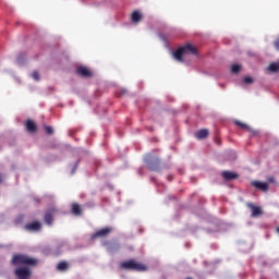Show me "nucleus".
I'll list each match as a JSON object with an SVG mask.
<instances>
[{
  "label": "nucleus",
  "instance_id": "obj_10",
  "mask_svg": "<svg viewBox=\"0 0 279 279\" xmlns=\"http://www.w3.org/2000/svg\"><path fill=\"white\" fill-rule=\"evenodd\" d=\"M53 213H56V209H50L45 214V222L48 226H51V223H53Z\"/></svg>",
  "mask_w": 279,
  "mask_h": 279
},
{
  "label": "nucleus",
  "instance_id": "obj_7",
  "mask_svg": "<svg viewBox=\"0 0 279 279\" xmlns=\"http://www.w3.org/2000/svg\"><path fill=\"white\" fill-rule=\"evenodd\" d=\"M252 185L255 189H258L259 191H264V192L269 191V183H267V182L253 181Z\"/></svg>",
  "mask_w": 279,
  "mask_h": 279
},
{
  "label": "nucleus",
  "instance_id": "obj_8",
  "mask_svg": "<svg viewBox=\"0 0 279 279\" xmlns=\"http://www.w3.org/2000/svg\"><path fill=\"white\" fill-rule=\"evenodd\" d=\"M247 207L251 208V210H252V217H260V215H263V209H260V207H258L252 203H248Z\"/></svg>",
  "mask_w": 279,
  "mask_h": 279
},
{
  "label": "nucleus",
  "instance_id": "obj_27",
  "mask_svg": "<svg viewBox=\"0 0 279 279\" xmlns=\"http://www.w3.org/2000/svg\"><path fill=\"white\" fill-rule=\"evenodd\" d=\"M2 182L1 175H0V183Z\"/></svg>",
  "mask_w": 279,
  "mask_h": 279
},
{
  "label": "nucleus",
  "instance_id": "obj_12",
  "mask_svg": "<svg viewBox=\"0 0 279 279\" xmlns=\"http://www.w3.org/2000/svg\"><path fill=\"white\" fill-rule=\"evenodd\" d=\"M222 178H223L225 180H228V181H230V180H236V178H239V174L235 173V172H232V171H223V172H222Z\"/></svg>",
  "mask_w": 279,
  "mask_h": 279
},
{
  "label": "nucleus",
  "instance_id": "obj_1",
  "mask_svg": "<svg viewBox=\"0 0 279 279\" xmlns=\"http://www.w3.org/2000/svg\"><path fill=\"white\" fill-rule=\"evenodd\" d=\"M191 53L192 56H197V49L191 45L186 44L185 46L180 47L173 52V58L177 62H184V56Z\"/></svg>",
  "mask_w": 279,
  "mask_h": 279
},
{
  "label": "nucleus",
  "instance_id": "obj_6",
  "mask_svg": "<svg viewBox=\"0 0 279 279\" xmlns=\"http://www.w3.org/2000/svg\"><path fill=\"white\" fill-rule=\"evenodd\" d=\"M25 230L28 232H38L43 228V225L39 221H34L31 223L25 225Z\"/></svg>",
  "mask_w": 279,
  "mask_h": 279
},
{
  "label": "nucleus",
  "instance_id": "obj_26",
  "mask_svg": "<svg viewBox=\"0 0 279 279\" xmlns=\"http://www.w3.org/2000/svg\"><path fill=\"white\" fill-rule=\"evenodd\" d=\"M155 162H156V165H160V159L156 158Z\"/></svg>",
  "mask_w": 279,
  "mask_h": 279
},
{
  "label": "nucleus",
  "instance_id": "obj_16",
  "mask_svg": "<svg viewBox=\"0 0 279 279\" xmlns=\"http://www.w3.org/2000/svg\"><path fill=\"white\" fill-rule=\"evenodd\" d=\"M72 213L74 215H82V208L80 207V205L73 204L72 205Z\"/></svg>",
  "mask_w": 279,
  "mask_h": 279
},
{
  "label": "nucleus",
  "instance_id": "obj_5",
  "mask_svg": "<svg viewBox=\"0 0 279 279\" xmlns=\"http://www.w3.org/2000/svg\"><path fill=\"white\" fill-rule=\"evenodd\" d=\"M16 278L19 279H29L32 278V270L28 267H20L14 270Z\"/></svg>",
  "mask_w": 279,
  "mask_h": 279
},
{
  "label": "nucleus",
  "instance_id": "obj_2",
  "mask_svg": "<svg viewBox=\"0 0 279 279\" xmlns=\"http://www.w3.org/2000/svg\"><path fill=\"white\" fill-rule=\"evenodd\" d=\"M12 265H26L27 267H36L38 265V260L27 255L19 254L13 256Z\"/></svg>",
  "mask_w": 279,
  "mask_h": 279
},
{
  "label": "nucleus",
  "instance_id": "obj_13",
  "mask_svg": "<svg viewBox=\"0 0 279 279\" xmlns=\"http://www.w3.org/2000/svg\"><path fill=\"white\" fill-rule=\"evenodd\" d=\"M26 130H27V132H37L38 126L36 125L35 121L27 120L26 121Z\"/></svg>",
  "mask_w": 279,
  "mask_h": 279
},
{
  "label": "nucleus",
  "instance_id": "obj_9",
  "mask_svg": "<svg viewBox=\"0 0 279 279\" xmlns=\"http://www.w3.org/2000/svg\"><path fill=\"white\" fill-rule=\"evenodd\" d=\"M76 73H78V75L82 77H93V72H90L86 66L77 68Z\"/></svg>",
  "mask_w": 279,
  "mask_h": 279
},
{
  "label": "nucleus",
  "instance_id": "obj_14",
  "mask_svg": "<svg viewBox=\"0 0 279 279\" xmlns=\"http://www.w3.org/2000/svg\"><path fill=\"white\" fill-rule=\"evenodd\" d=\"M143 15L138 11H133L131 14V21L133 23H141Z\"/></svg>",
  "mask_w": 279,
  "mask_h": 279
},
{
  "label": "nucleus",
  "instance_id": "obj_22",
  "mask_svg": "<svg viewBox=\"0 0 279 279\" xmlns=\"http://www.w3.org/2000/svg\"><path fill=\"white\" fill-rule=\"evenodd\" d=\"M121 244L116 243L113 246L109 247V252H117V250H120Z\"/></svg>",
  "mask_w": 279,
  "mask_h": 279
},
{
  "label": "nucleus",
  "instance_id": "obj_17",
  "mask_svg": "<svg viewBox=\"0 0 279 279\" xmlns=\"http://www.w3.org/2000/svg\"><path fill=\"white\" fill-rule=\"evenodd\" d=\"M268 71H271L272 73H278V71H279V63H271L268 66Z\"/></svg>",
  "mask_w": 279,
  "mask_h": 279
},
{
  "label": "nucleus",
  "instance_id": "obj_21",
  "mask_svg": "<svg viewBox=\"0 0 279 279\" xmlns=\"http://www.w3.org/2000/svg\"><path fill=\"white\" fill-rule=\"evenodd\" d=\"M32 77L35 80V82H40V73H38V71H34L32 73Z\"/></svg>",
  "mask_w": 279,
  "mask_h": 279
},
{
  "label": "nucleus",
  "instance_id": "obj_15",
  "mask_svg": "<svg viewBox=\"0 0 279 279\" xmlns=\"http://www.w3.org/2000/svg\"><path fill=\"white\" fill-rule=\"evenodd\" d=\"M57 269L59 271H66V269H69V263L66 262H60L58 265H57Z\"/></svg>",
  "mask_w": 279,
  "mask_h": 279
},
{
  "label": "nucleus",
  "instance_id": "obj_23",
  "mask_svg": "<svg viewBox=\"0 0 279 279\" xmlns=\"http://www.w3.org/2000/svg\"><path fill=\"white\" fill-rule=\"evenodd\" d=\"M243 82H244V84H253L254 80L250 76H246V77H244Z\"/></svg>",
  "mask_w": 279,
  "mask_h": 279
},
{
  "label": "nucleus",
  "instance_id": "obj_3",
  "mask_svg": "<svg viewBox=\"0 0 279 279\" xmlns=\"http://www.w3.org/2000/svg\"><path fill=\"white\" fill-rule=\"evenodd\" d=\"M120 267L121 269H126L129 271H147V266L145 264L138 263L134 259L122 262Z\"/></svg>",
  "mask_w": 279,
  "mask_h": 279
},
{
  "label": "nucleus",
  "instance_id": "obj_20",
  "mask_svg": "<svg viewBox=\"0 0 279 279\" xmlns=\"http://www.w3.org/2000/svg\"><path fill=\"white\" fill-rule=\"evenodd\" d=\"M241 72V65L240 64H233L231 65V73H240Z\"/></svg>",
  "mask_w": 279,
  "mask_h": 279
},
{
  "label": "nucleus",
  "instance_id": "obj_19",
  "mask_svg": "<svg viewBox=\"0 0 279 279\" xmlns=\"http://www.w3.org/2000/svg\"><path fill=\"white\" fill-rule=\"evenodd\" d=\"M149 158H151L150 155L146 159L147 167H148V169H150V171H156V167H154V163H151V159H149Z\"/></svg>",
  "mask_w": 279,
  "mask_h": 279
},
{
  "label": "nucleus",
  "instance_id": "obj_18",
  "mask_svg": "<svg viewBox=\"0 0 279 279\" xmlns=\"http://www.w3.org/2000/svg\"><path fill=\"white\" fill-rule=\"evenodd\" d=\"M235 125H238V128H241L242 130H247V132H250V126L241 121H235Z\"/></svg>",
  "mask_w": 279,
  "mask_h": 279
},
{
  "label": "nucleus",
  "instance_id": "obj_25",
  "mask_svg": "<svg viewBox=\"0 0 279 279\" xmlns=\"http://www.w3.org/2000/svg\"><path fill=\"white\" fill-rule=\"evenodd\" d=\"M45 130H46L47 134H53V128L45 126Z\"/></svg>",
  "mask_w": 279,
  "mask_h": 279
},
{
  "label": "nucleus",
  "instance_id": "obj_24",
  "mask_svg": "<svg viewBox=\"0 0 279 279\" xmlns=\"http://www.w3.org/2000/svg\"><path fill=\"white\" fill-rule=\"evenodd\" d=\"M274 46H275V49H277V51H279V36L274 41Z\"/></svg>",
  "mask_w": 279,
  "mask_h": 279
},
{
  "label": "nucleus",
  "instance_id": "obj_11",
  "mask_svg": "<svg viewBox=\"0 0 279 279\" xmlns=\"http://www.w3.org/2000/svg\"><path fill=\"white\" fill-rule=\"evenodd\" d=\"M208 134V129H202L195 133V136L198 141H204V138H207Z\"/></svg>",
  "mask_w": 279,
  "mask_h": 279
},
{
  "label": "nucleus",
  "instance_id": "obj_4",
  "mask_svg": "<svg viewBox=\"0 0 279 279\" xmlns=\"http://www.w3.org/2000/svg\"><path fill=\"white\" fill-rule=\"evenodd\" d=\"M112 227H105L102 229H98L95 233L90 235L92 241L97 239H106L109 234H112Z\"/></svg>",
  "mask_w": 279,
  "mask_h": 279
}]
</instances>
